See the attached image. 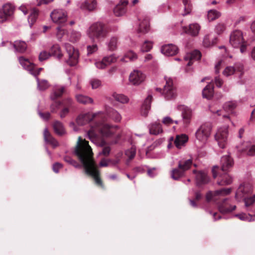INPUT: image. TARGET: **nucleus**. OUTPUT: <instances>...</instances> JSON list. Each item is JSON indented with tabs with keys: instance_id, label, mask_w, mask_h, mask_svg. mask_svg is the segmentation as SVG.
Returning <instances> with one entry per match:
<instances>
[{
	"instance_id": "1",
	"label": "nucleus",
	"mask_w": 255,
	"mask_h": 255,
	"mask_svg": "<svg viewBox=\"0 0 255 255\" xmlns=\"http://www.w3.org/2000/svg\"><path fill=\"white\" fill-rule=\"evenodd\" d=\"M74 152L82 163L85 173L94 178L97 185L103 187V183L99 177L100 171L94 160L93 153L88 141L79 136Z\"/></svg>"
},
{
	"instance_id": "2",
	"label": "nucleus",
	"mask_w": 255,
	"mask_h": 255,
	"mask_svg": "<svg viewBox=\"0 0 255 255\" xmlns=\"http://www.w3.org/2000/svg\"><path fill=\"white\" fill-rule=\"evenodd\" d=\"M117 128H118L117 126H111L109 124L102 123H95L91 126V129L87 133V136L92 142L98 146L103 147L102 151L99 152V155H109L111 151V148L109 146L105 145L104 141L100 140L97 132H100L106 136H109L114 134L115 130Z\"/></svg>"
},
{
	"instance_id": "3",
	"label": "nucleus",
	"mask_w": 255,
	"mask_h": 255,
	"mask_svg": "<svg viewBox=\"0 0 255 255\" xmlns=\"http://www.w3.org/2000/svg\"><path fill=\"white\" fill-rule=\"evenodd\" d=\"M108 33V27L100 22L93 23L86 32L88 37L94 42L104 40L107 37Z\"/></svg>"
},
{
	"instance_id": "4",
	"label": "nucleus",
	"mask_w": 255,
	"mask_h": 255,
	"mask_svg": "<svg viewBox=\"0 0 255 255\" xmlns=\"http://www.w3.org/2000/svg\"><path fill=\"white\" fill-rule=\"evenodd\" d=\"M212 128L210 123H205L202 125L195 133L196 140L199 146H202L206 144L209 137Z\"/></svg>"
},
{
	"instance_id": "5",
	"label": "nucleus",
	"mask_w": 255,
	"mask_h": 255,
	"mask_svg": "<svg viewBox=\"0 0 255 255\" xmlns=\"http://www.w3.org/2000/svg\"><path fill=\"white\" fill-rule=\"evenodd\" d=\"M65 50L68 55L66 62L71 66H75L78 62L79 52L77 49L69 43L64 44Z\"/></svg>"
},
{
	"instance_id": "6",
	"label": "nucleus",
	"mask_w": 255,
	"mask_h": 255,
	"mask_svg": "<svg viewBox=\"0 0 255 255\" xmlns=\"http://www.w3.org/2000/svg\"><path fill=\"white\" fill-rule=\"evenodd\" d=\"M228 136V130L227 127L220 128L218 129L215 137L220 148H224L225 147L227 143Z\"/></svg>"
},
{
	"instance_id": "7",
	"label": "nucleus",
	"mask_w": 255,
	"mask_h": 255,
	"mask_svg": "<svg viewBox=\"0 0 255 255\" xmlns=\"http://www.w3.org/2000/svg\"><path fill=\"white\" fill-rule=\"evenodd\" d=\"M252 191V186L250 184H241L237 190L235 198L239 201H240L242 198H244L250 194Z\"/></svg>"
},
{
	"instance_id": "8",
	"label": "nucleus",
	"mask_w": 255,
	"mask_h": 255,
	"mask_svg": "<svg viewBox=\"0 0 255 255\" xmlns=\"http://www.w3.org/2000/svg\"><path fill=\"white\" fill-rule=\"evenodd\" d=\"M245 41L242 32L236 30L233 31L230 37V43L233 47H238Z\"/></svg>"
},
{
	"instance_id": "9",
	"label": "nucleus",
	"mask_w": 255,
	"mask_h": 255,
	"mask_svg": "<svg viewBox=\"0 0 255 255\" xmlns=\"http://www.w3.org/2000/svg\"><path fill=\"white\" fill-rule=\"evenodd\" d=\"M166 81V85L164 87L162 95H164L166 99L170 100L175 97L176 92L173 86L172 79L169 78Z\"/></svg>"
},
{
	"instance_id": "10",
	"label": "nucleus",
	"mask_w": 255,
	"mask_h": 255,
	"mask_svg": "<svg viewBox=\"0 0 255 255\" xmlns=\"http://www.w3.org/2000/svg\"><path fill=\"white\" fill-rule=\"evenodd\" d=\"M50 16L54 23H62L67 20V14L64 10L55 9L51 12Z\"/></svg>"
},
{
	"instance_id": "11",
	"label": "nucleus",
	"mask_w": 255,
	"mask_h": 255,
	"mask_svg": "<svg viewBox=\"0 0 255 255\" xmlns=\"http://www.w3.org/2000/svg\"><path fill=\"white\" fill-rule=\"evenodd\" d=\"M145 79V75L141 71L138 70H133L130 74L129 80L133 85H139Z\"/></svg>"
},
{
	"instance_id": "12",
	"label": "nucleus",
	"mask_w": 255,
	"mask_h": 255,
	"mask_svg": "<svg viewBox=\"0 0 255 255\" xmlns=\"http://www.w3.org/2000/svg\"><path fill=\"white\" fill-rule=\"evenodd\" d=\"M128 3V0H121L114 9L115 15L121 16L125 14L127 11V6Z\"/></svg>"
},
{
	"instance_id": "13",
	"label": "nucleus",
	"mask_w": 255,
	"mask_h": 255,
	"mask_svg": "<svg viewBox=\"0 0 255 255\" xmlns=\"http://www.w3.org/2000/svg\"><path fill=\"white\" fill-rule=\"evenodd\" d=\"M178 49L173 44H169L162 46L161 48V53L165 56H171L177 53Z\"/></svg>"
},
{
	"instance_id": "14",
	"label": "nucleus",
	"mask_w": 255,
	"mask_h": 255,
	"mask_svg": "<svg viewBox=\"0 0 255 255\" xmlns=\"http://www.w3.org/2000/svg\"><path fill=\"white\" fill-rule=\"evenodd\" d=\"M97 114L85 113L80 115L77 118L76 122L79 125H84L95 119Z\"/></svg>"
},
{
	"instance_id": "15",
	"label": "nucleus",
	"mask_w": 255,
	"mask_h": 255,
	"mask_svg": "<svg viewBox=\"0 0 255 255\" xmlns=\"http://www.w3.org/2000/svg\"><path fill=\"white\" fill-rule=\"evenodd\" d=\"M236 208V205H232L230 204L229 199H224L219 205L220 211L223 213H227L235 210Z\"/></svg>"
},
{
	"instance_id": "16",
	"label": "nucleus",
	"mask_w": 255,
	"mask_h": 255,
	"mask_svg": "<svg viewBox=\"0 0 255 255\" xmlns=\"http://www.w3.org/2000/svg\"><path fill=\"white\" fill-rule=\"evenodd\" d=\"M192 115V110L188 107L183 108L182 112L183 126L187 128L190 124Z\"/></svg>"
},
{
	"instance_id": "17",
	"label": "nucleus",
	"mask_w": 255,
	"mask_h": 255,
	"mask_svg": "<svg viewBox=\"0 0 255 255\" xmlns=\"http://www.w3.org/2000/svg\"><path fill=\"white\" fill-rule=\"evenodd\" d=\"M239 150L245 152L249 156H255V143L252 144L250 142H244Z\"/></svg>"
},
{
	"instance_id": "18",
	"label": "nucleus",
	"mask_w": 255,
	"mask_h": 255,
	"mask_svg": "<svg viewBox=\"0 0 255 255\" xmlns=\"http://www.w3.org/2000/svg\"><path fill=\"white\" fill-rule=\"evenodd\" d=\"M152 96L151 94H148L147 97L144 100L141 107V114L142 116L145 117H147L149 111L150 109V104L152 101Z\"/></svg>"
},
{
	"instance_id": "19",
	"label": "nucleus",
	"mask_w": 255,
	"mask_h": 255,
	"mask_svg": "<svg viewBox=\"0 0 255 255\" xmlns=\"http://www.w3.org/2000/svg\"><path fill=\"white\" fill-rule=\"evenodd\" d=\"M221 170L223 171H227L233 165V159L229 155L222 157L221 159Z\"/></svg>"
},
{
	"instance_id": "20",
	"label": "nucleus",
	"mask_w": 255,
	"mask_h": 255,
	"mask_svg": "<svg viewBox=\"0 0 255 255\" xmlns=\"http://www.w3.org/2000/svg\"><path fill=\"white\" fill-rule=\"evenodd\" d=\"M232 182V177L229 174L225 173L220 175L217 183L220 186H226L231 184Z\"/></svg>"
},
{
	"instance_id": "21",
	"label": "nucleus",
	"mask_w": 255,
	"mask_h": 255,
	"mask_svg": "<svg viewBox=\"0 0 255 255\" xmlns=\"http://www.w3.org/2000/svg\"><path fill=\"white\" fill-rule=\"evenodd\" d=\"M65 90V87L61 85H56L53 87L50 95V98L52 100L62 96Z\"/></svg>"
},
{
	"instance_id": "22",
	"label": "nucleus",
	"mask_w": 255,
	"mask_h": 255,
	"mask_svg": "<svg viewBox=\"0 0 255 255\" xmlns=\"http://www.w3.org/2000/svg\"><path fill=\"white\" fill-rule=\"evenodd\" d=\"M188 140V136L185 134H178L174 140V144L177 148L184 146Z\"/></svg>"
},
{
	"instance_id": "23",
	"label": "nucleus",
	"mask_w": 255,
	"mask_h": 255,
	"mask_svg": "<svg viewBox=\"0 0 255 255\" xmlns=\"http://www.w3.org/2000/svg\"><path fill=\"white\" fill-rule=\"evenodd\" d=\"M201 54L200 52L197 50H194L191 53H188L184 57V59L185 60H189V62L188 63L187 65L188 66L191 65L192 63V60H198L201 58Z\"/></svg>"
},
{
	"instance_id": "24",
	"label": "nucleus",
	"mask_w": 255,
	"mask_h": 255,
	"mask_svg": "<svg viewBox=\"0 0 255 255\" xmlns=\"http://www.w3.org/2000/svg\"><path fill=\"white\" fill-rule=\"evenodd\" d=\"M78 6L82 9L92 11L96 8L97 2L96 0H86L84 2L79 4Z\"/></svg>"
},
{
	"instance_id": "25",
	"label": "nucleus",
	"mask_w": 255,
	"mask_h": 255,
	"mask_svg": "<svg viewBox=\"0 0 255 255\" xmlns=\"http://www.w3.org/2000/svg\"><path fill=\"white\" fill-rule=\"evenodd\" d=\"M140 22L137 28V32L142 34L147 33L149 30V22L147 18H144L142 20H139Z\"/></svg>"
},
{
	"instance_id": "26",
	"label": "nucleus",
	"mask_w": 255,
	"mask_h": 255,
	"mask_svg": "<svg viewBox=\"0 0 255 255\" xmlns=\"http://www.w3.org/2000/svg\"><path fill=\"white\" fill-rule=\"evenodd\" d=\"M194 173H197L196 179L198 184H206L209 181V178L205 172L199 171L197 172L196 170H193Z\"/></svg>"
},
{
	"instance_id": "27",
	"label": "nucleus",
	"mask_w": 255,
	"mask_h": 255,
	"mask_svg": "<svg viewBox=\"0 0 255 255\" xmlns=\"http://www.w3.org/2000/svg\"><path fill=\"white\" fill-rule=\"evenodd\" d=\"M148 128L149 133L151 134L158 135L163 131L161 125L156 122L149 125Z\"/></svg>"
},
{
	"instance_id": "28",
	"label": "nucleus",
	"mask_w": 255,
	"mask_h": 255,
	"mask_svg": "<svg viewBox=\"0 0 255 255\" xmlns=\"http://www.w3.org/2000/svg\"><path fill=\"white\" fill-rule=\"evenodd\" d=\"M44 139L47 143L51 144L53 147H56L58 145L57 140L52 136L46 128L44 130Z\"/></svg>"
},
{
	"instance_id": "29",
	"label": "nucleus",
	"mask_w": 255,
	"mask_h": 255,
	"mask_svg": "<svg viewBox=\"0 0 255 255\" xmlns=\"http://www.w3.org/2000/svg\"><path fill=\"white\" fill-rule=\"evenodd\" d=\"M19 62L20 65L23 67V68L28 71L29 72L30 71H32L34 68V66L33 64L27 58L24 57H20L18 58Z\"/></svg>"
},
{
	"instance_id": "30",
	"label": "nucleus",
	"mask_w": 255,
	"mask_h": 255,
	"mask_svg": "<svg viewBox=\"0 0 255 255\" xmlns=\"http://www.w3.org/2000/svg\"><path fill=\"white\" fill-rule=\"evenodd\" d=\"M214 95L213 85L210 83L208 84L203 90L202 95L204 98L210 99Z\"/></svg>"
},
{
	"instance_id": "31",
	"label": "nucleus",
	"mask_w": 255,
	"mask_h": 255,
	"mask_svg": "<svg viewBox=\"0 0 255 255\" xmlns=\"http://www.w3.org/2000/svg\"><path fill=\"white\" fill-rule=\"evenodd\" d=\"M51 56H53L59 59L63 57V54L61 52L60 47L58 44L53 45L50 49Z\"/></svg>"
},
{
	"instance_id": "32",
	"label": "nucleus",
	"mask_w": 255,
	"mask_h": 255,
	"mask_svg": "<svg viewBox=\"0 0 255 255\" xmlns=\"http://www.w3.org/2000/svg\"><path fill=\"white\" fill-rule=\"evenodd\" d=\"M0 9L10 19L13 14L14 7L10 3H6Z\"/></svg>"
},
{
	"instance_id": "33",
	"label": "nucleus",
	"mask_w": 255,
	"mask_h": 255,
	"mask_svg": "<svg viewBox=\"0 0 255 255\" xmlns=\"http://www.w3.org/2000/svg\"><path fill=\"white\" fill-rule=\"evenodd\" d=\"M200 26L197 23L190 24L188 28H186L185 32L192 36H196L199 31Z\"/></svg>"
},
{
	"instance_id": "34",
	"label": "nucleus",
	"mask_w": 255,
	"mask_h": 255,
	"mask_svg": "<svg viewBox=\"0 0 255 255\" xmlns=\"http://www.w3.org/2000/svg\"><path fill=\"white\" fill-rule=\"evenodd\" d=\"M108 116L110 119L115 122H120L122 119V116L120 113L113 109L109 110Z\"/></svg>"
},
{
	"instance_id": "35",
	"label": "nucleus",
	"mask_w": 255,
	"mask_h": 255,
	"mask_svg": "<svg viewBox=\"0 0 255 255\" xmlns=\"http://www.w3.org/2000/svg\"><path fill=\"white\" fill-rule=\"evenodd\" d=\"M67 40L72 42H75L78 41L81 38V33L76 31H74L73 30H71L70 32L67 34Z\"/></svg>"
},
{
	"instance_id": "36",
	"label": "nucleus",
	"mask_w": 255,
	"mask_h": 255,
	"mask_svg": "<svg viewBox=\"0 0 255 255\" xmlns=\"http://www.w3.org/2000/svg\"><path fill=\"white\" fill-rule=\"evenodd\" d=\"M13 47L15 51L23 53L25 51L27 48V45L24 41H15L13 44Z\"/></svg>"
},
{
	"instance_id": "37",
	"label": "nucleus",
	"mask_w": 255,
	"mask_h": 255,
	"mask_svg": "<svg viewBox=\"0 0 255 255\" xmlns=\"http://www.w3.org/2000/svg\"><path fill=\"white\" fill-rule=\"evenodd\" d=\"M53 128L55 133L59 135H62L65 132L63 124L59 121H55L54 123Z\"/></svg>"
},
{
	"instance_id": "38",
	"label": "nucleus",
	"mask_w": 255,
	"mask_h": 255,
	"mask_svg": "<svg viewBox=\"0 0 255 255\" xmlns=\"http://www.w3.org/2000/svg\"><path fill=\"white\" fill-rule=\"evenodd\" d=\"M237 106V102L235 101H232L226 102L223 106L225 111L228 112H232Z\"/></svg>"
},
{
	"instance_id": "39",
	"label": "nucleus",
	"mask_w": 255,
	"mask_h": 255,
	"mask_svg": "<svg viewBox=\"0 0 255 255\" xmlns=\"http://www.w3.org/2000/svg\"><path fill=\"white\" fill-rule=\"evenodd\" d=\"M118 38L116 37H112L107 42L108 49L110 51H114L117 48Z\"/></svg>"
},
{
	"instance_id": "40",
	"label": "nucleus",
	"mask_w": 255,
	"mask_h": 255,
	"mask_svg": "<svg viewBox=\"0 0 255 255\" xmlns=\"http://www.w3.org/2000/svg\"><path fill=\"white\" fill-rule=\"evenodd\" d=\"M112 97L116 101L123 104L127 103L129 101L126 96L122 94L114 93L113 94Z\"/></svg>"
},
{
	"instance_id": "41",
	"label": "nucleus",
	"mask_w": 255,
	"mask_h": 255,
	"mask_svg": "<svg viewBox=\"0 0 255 255\" xmlns=\"http://www.w3.org/2000/svg\"><path fill=\"white\" fill-rule=\"evenodd\" d=\"M76 98L77 101L81 104H87L93 103V100L92 98L83 95H77L76 96Z\"/></svg>"
},
{
	"instance_id": "42",
	"label": "nucleus",
	"mask_w": 255,
	"mask_h": 255,
	"mask_svg": "<svg viewBox=\"0 0 255 255\" xmlns=\"http://www.w3.org/2000/svg\"><path fill=\"white\" fill-rule=\"evenodd\" d=\"M235 216L242 221L252 222L255 220V215H251V214L247 215L245 213H241L236 214Z\"/></svg>"
},
{
	"instance_id": "43",
	"label": "nucleus",
	"mask_w": 255,
	"mask_h": 255,
	"mask_svg": "<svg viewBox=\"0 0 255 255\" xmlns=\"http://www.w3.org/2000/svg\"><path fill=\"white\" fill-rule=\"evenodd\" d=\"M37 84V88L40 91H44L49 87V84L47 81L45 80H40L36 78Z\"/></svg>"
},
{
	"instance_id": "44",
	"label": "nucleus",
	"mask_w": 255,
	"mask_h": 255,
	"mask_svg": "<svg viewBox=\"0 0 255 255\" xmlns=\"http://www.w3.org/2000/svg\"><path fill=\"white\" fill-rule=\"evenodd\" d=\"M221 15V13L215 9H212L208 11L207 18L209 21H210L219 18Z\"/></svg>"
},
{
	"instance_id": "45",
	"label": "nucleus",
	"mask_w": 255,
	"mask_h": 255,
	"mask_svg": "<svg viewBox=\"0 0 255 255\" xmlns=\"http://www.w3.org/2000/svg\"><path fill=\"white\" fill-rule=\"evenodd\" d=\"M192 160L191 159L180 161L178 163V168L185 171L190 168Z\"/></svg>"
},
{
	"instance_id": "46",
	"label": "nucleus",
	"mask_w": 255,
	"mask_h": 255,
	"mask_svg": "<svg viewBox=\"0 0 255 255\" xmlns=\"http://www.w3.org/2000/svg\"><path fill=\"white\" fill-rule=\"evenodd\" d=\"M184 171L178 168L174 169L172 171L171 177L174 180L179 179L184 174Z\"/></svg>"
},
{
	"instance_id": "47",
	"label": "nucleus",
	"mask_w": 255,
	"mask_h": 255,
	"mask_svg": "<svg viewBox=\"0 0 255 255\" xmlns=\"http://www.w3.org/2000/svg\"><path fill=\"white\" fill-rule=\"evenodd\" d=\"M38 15V10L35 8L33 9L28 18L29 23L32 24L36 21Z\"/></svg>"
},
{
	"instance_id": "48",
	"label": "nucleus",
	"mask_w": 255,
	"mask_h": 255,
	"mask_svg": "<svg viewBox=\"0 0 255 255\" xmlns=\"http://www.w3.org/2000/svg\"><path fill=\"white\" fill-rule=\"evenodd\" d=\"M152 42L151 41L145 40L141 46V51L145 52H148L152 48Z\"/></svg>"
},
{
	"instance_id": "49",
	"label": "nucleus",
	"mask_w": 255,
	"mask_h": 255,
	"mask_svg": "<svg viewBox=\"0 0 255 255\" xmlns=\"http://www.w3.org/2000/svg\"><path fill=\"white\" fill-rule=\"evenodd\" d=\"M183 3L184 5L185 12L182 14L183 16L189 14L192 10V5L190 0H183Z\"/></svg>"
},
{
	"instance_id": "50",
	"label": "nucleus",
	"mask_w": 255,
	"mask_h": 255,
	"mask_svg": "<svg viewBox=\"0 0 255 255\" xmlns=\"http://www.w3.org/2000/svg\"><path fill=\"white\" fill-rule=\"evenodd\" d=\"M231 188H222L214 191V195L216 196H226L229 195L231 192Z\"/></svg>"
},
{
	"instance_id": "51",
	"label": "nucleus",
	"mask_w": 255,
	"mask_h": 255,
	"mask_svg": "<svg viewBox=\"0 0 255 255\" xmlns=\"http://www.w3.org/2000/svg\"><path fill=\"white\" fill-rule=\"evenodd\" d=\"M137 58V56L135 53H134L132 51H129L126 53V54L125 55V57L123 58L122 60L127 61V60H125V59L128 58L130 61H134L135 59H136Z\"/></svg>"
},
{
	"instance_id": "52",
	"label": "nucleus",
	"mask_w": 255,
	"mask_h": 255,
	"mask_svg": "<svg viewBox=\"0 0 255 255\" xmlns=\"http://www.w3.org/2000/svg\"><path fill=\"white\" fill-rule=\"evenodd\" d=\"M243 200H244L245 204V206L246 207H249L252 204H254V203L255 201V195H254L252 197H245L244 198H242Z\"/></svg>"
},
{
	"instance_id": "53",
	"label": "nucleus",
	"mask_w": 255,
	"mask_h": 255,
	"mask_svg": "<svg viewBox=\"0 0 255 255\" xmlns=\"http://www.w3.org/2000/svg\"><path fill=\"white\" fill-rule=\"evenodd\" d=\"M87 55H91L97 51L98 47L97 44H93L91 45H88L87 47Z\"/></svg>"
},
{
	"instance_id": "54",
	"label": "nucleus",
	"mask_w": 255,
	"mask_h": 255,
	"mask_svg": "<svg viewBox=\"0 0 255 255\" xmlns=\"http://www.w3.org/2000/svg\"><path fill=\"white\" fill-rule=\"evenodd\" d=\"M61 105V102L60 101H56L54 102L50 105V111L52 113H56L58 110L59 109L60 106Z\"/></svg>"
},
{
	"instance_id": "55",
	"label": "nucleus",
	"mask_w": 255,
	"mask_h": 255,
	"mask_svg": "<svg viewBox=\"0 0 255 255\" xmlns=\"http://www.w3.org/2000/svg\"><path fill=\"white\" fill-rule=\"evenodd\" d=\"M236 71L235 67L233 66H228L224 70L223 75L226 76H229L234 74Z\"/></svg>"
},
{
	"instance_id": "56",
	"label": "nucleus",
	"mask_w": 255,
	"mask_h": 255,
	"mask_svg": "<svg viewBox=\"0 0 255 255\" xmlns=\"http://www.w3.org/2000/svg\"><path fill=\"white\" fill-rule=\"evenodd\" d=\"M136 153V148L134 146H132L130 149L127 150L126 151V155L129 158V159H131L134 158Z\"/></svg>"
},
{
	"instance_id": "57",
	"label": "nucleus",
	"mask_w": 255,
	"mask_h": 255,
	"mask_svg": "<svg viewBox=\"0 0 255 255\" xmlns=\"http://www.w3.org/2000/svg\"><path fill=\"white\" fill-rule=\"evenodd\" d=\"M103 59L105 64H106L107 66L116 61V58L113 55L106 56L104 57Z\"/></svg>"
},
{
	"instance_id": "58",
	"label": "nucleus",
	"mask_w": 255,
	"mask_h": 255,
	"mask_svg": "<svg viewBox=\"0 0 255 255\" xmlns=\"http://www.w3.org/2000/svg\"><path fill=\"white\" fill-rule=\"evenodd\" d=\"M51 56L50 52L46 51H43L41 52L39 55V60L40 61L47 60Z\"/></svg>"
},
{
	"instance_id": "59",
	"label": "nucleus",
	"mask_w": 255,
	"mask_h": 255,
	"mask_svg": "<svg viewBox=\"0 0 255 255\" xmlns=\"http://www.w3.org/2000/svg\"><path fill=\"white\" fill-rule=\"evenodd\" d=\"M57 30L56 37L58 40L61 41L66 33V31L64 29H61L60 27H57Z\"/></svg>"
},
{
	"instance_id": "60",
	"label": "nucleus",
	"mask_w": 255,
	"mask_h": 255,
	"mask_svg": "<svg viewBox=\"0 0 255 255\" xmlns=\"http://www.w3.org/2000/svg\"><path fill=\"white\" fill-rule=\"evenodd\" d=\"M226 29V26L224 23H219L215 27V32L220 34L223 33Z\"/></svg>"
},
{
	"instance_id": "61",
	"label": "nucleus",
	"mask_w": 255,
	"mask_h": 255,
	"mask_svg": "<svg viewBox=\"0 0 255 255\" xmlns=\"http://www.w3.org/2000/svg\"><path fill=\"white\" fill-rule=\"evenodd\" d=\"M95 65L97 68L100 69H105L107 67L106 64H105L103 59H102V61H98L95 62Z\"/></svg>"
},
{
	"instance_id": "62",
	"label": "nucleus",
	"mask_w": 255,
	"mask_h": 255,
	"mask_svg": "<svg viewBox=\"0 0 255 255\" xmlns=\"http://www.w3.org/2000/svg\"><path fill=\"white\" fill-rule=\"evenodd\" d=\"M91 84L93 89H97L101 85V82L98 79L91 80Z\"/></svg>"
},
{
	"instance_id": "63",
	"label": "nucleus",
	"mask_w": 255,
	"mask_h": 255,
	"mask_svg": "<svg viewBox=\"0 0 255 255\" xmlns=\"http://www.w3.org/2000/svg\"><path fill=\"white\" fill-rule=\"evenodd\" d=\"M9 19L7 16L0 9V23L7 21Z\"/></svg>"
},
{
	"instance_id": "64",
	"label": "nucleus",
	"mask_w": 255,
	"mask_h": 255,
	"mask_svg": "<svg viewBox=\"0 0 255 255\" xmlns=\"http://www.w3.org/2000/svg\"><path fill=\"white\" fill-rule=\"evenodd\" d=\"M174 123V121L169 117H164L162 120V123L165 125H170Z\"/></svg>"
}]
</instances>
